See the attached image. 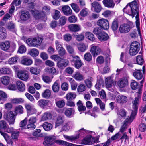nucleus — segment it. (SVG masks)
Here are the masks:
<instances>
[{
	"instance_id": "nucleus-25",
	"label": "nucleus",
	"mask_w": 146,
	"mask_h": 146,
	"mask_svg": "<svg viewBox=\"0 0 146 146\" xmlns=\"http://www.w3.org/2000/svg\"><path fill=\"white\" fill-rule=\"evenodd\" d=\"M30 15L29 12L27 11H21L20 18L21 20L25 21L30 17Z\"/></svg>"
},
{
	"instance_id": "nucleus-57",
	"label": "nucleus",
	"mask_w": 146,
	"mask_h": 146,
	"mask_svg": "<svg viewBox=\"0 0 146 146\" xmlns=\"http://www.w3.org/2000/svg\"><path fill=\"white\" fill-rule=\"evenodd\" d=\"M26 51V48L24 45H21L19 46L18 52L20 54L25 53Z\"/></svg>"
},
{
	"instance_id": "nucleus-31",
	"label": "nucleus",
	"mask_w": 146,
	"mask_h": 146,
	"mask_svg": "<svg viewBox=\"0 0 146 146\" xmlns=\"http://www.w3.org/2000/svg\"><path fill=\"white\" fill-rule=\"evenodd\" d=\"M52 116L50 112H45L42 115L41 120L42 121H44L48 119H50L52 118Z\"/></svg>"
},
{
	"instance_id": "nucleus-47",
	"label": "nucleus",
	"mask_w": 146,
	"mask_h": 146,
	"mask_svg": "<svg viewBox=\"0 0 146 146\" xmlns=\"http://www.w3.org/2000/svg\"><path fill=\"white\" fill-rule=\"evenodd\" d=\"M76 97L75 94L72 92L68 93L66 96V98L67 100H72L74 99Z\"/></svg>"
},
{
	"instance_id": "nucleus-40",
	"label": "nucleus",
	"mask_w": 146,
	"mask_h": 146,
	"mask_svg": "<svg viewBox=\"0 0 146 146\" xmlns=\"http://www.w3.org/2000/svg\"><path fill=\"white\" fill-rule=\"evenodd\" d=\"M60 88V84L57 81L55 82L52 86V90L55 93L58 92L59 91Z\"/></svg>"
},
{
	"instance_id": "nucleus-28",
	"label": "nucleus",
	"mask_w": 146,
	"mask_h": 146,
	"mask_svg": "<svg viewBox=\"0 0 146 146\" xmlns=\"http://www.w3.org/2000/svg\"><path fill=\"white\" fill-rule=\"evenodd\" d=\"M10 47V44L9 41H6L5 42H2L0 44V47L2 50L4 51L8 50Z\"/></svg>"
},
{
	"instance_id": "nucleus-32",
	"label": "nucleus",
	"mask_w": 146,
	"mask_h": 146,
	"mask_svg": "<svg viewBox=\"0 0 146 146\" xmlns=\"http://www.w3.org/2000/svg\"><path fill=\"white\" fill-rule=\"evenodd\" d=\"M119 23L118 20L117 19H115L112 23L111 25V28L112 31L115 32L116 31L118 28Z\"/></svg>"
},
{
	"instance_id": "nucleus-41",
	"label": "nucleus",
	"mask_w": 146,
	"mask_h": 146,
	"mask_svg": "<svg viewBox=\"0 0 146 146\" xmlns=\"http://www.w3.org/2000/svg\"><path fill=\"white\" fill-rule=\"evenodd\" d=\"M0 72L2 74H11V69L8 68H2L0 70Z\"/></svg>"
},
{
	"instance_id": "nucleus-10",
	"label": "nucleus",
	"mask_w": 146,
	"mask_h": 146,
	"mask_svg": "<svg viewBox=\"0 0 146 146\" xmlns=\"http://www.w3.org/2000/svg\"><path fill=\"white\" fill-rule=\"evenodd\" d=\"M98 25L104 30H107L108 29L109 27L108 21L106 19L102 18L98 20L97 22Z\"/></svg>"
},
{
	"instance_id": "nucleus-50",
	"label": "nucleus",
	"mask_w": 146,
	"mask_h": 146,
	"mask_svg": "<svg viewBox=\"0 0 146 146\" xmlns=\"http://www.w3.org/2000/svg\"><path fill=\"white\" fill-rule=\"evenodd\" d=\"M101 29L102 28L100 27H96L94 29L93 33L96 35L97 37L101 34L102 32H103L102 30Z\"/></svg>"
},
{
	"instance_id": "nucleus-48",
	"label": "nucleus",
	"mask_w": 146,
	"mask_h": 146,
	"mask_svg": "<svg viewBox=\"0 0 146 146\" xmlns=\"http://www.w3.org/2000/svg\"><path fill=\"white\" fill-rule=\"evenodd\" d=\"M86 37L90 40L94 41L95 40L94 35L91 32H87L86 33Z\"/></svg>"
},
{
	"instance_id": "nucleus-18",
	"label": "nucleus",
	"mask_w": 146,
	"mask_h": 146,
	"mask_svg": "<svg viewBox=\"0 0 146 146\" xmlns=\"http://www.w3.org/2000/svg\"><path fill=\"white\" fill-rule=\"evenodd\" d=\"M92 7V9L94 10V11L97 13L100 12L102 9L101 6L99 3L97 2L94 1L91 3Z\"/></svg>"
},
{
	"instance_id": "nucleus-19",
	"label": "nucleus",
	"mask_w": 146,
	"mask_h": 146,
	"mask_svg": "<svg viewBox=\"0 0 146 146\" xmlns=\"http://www.w3.org/2000/svg\"><path fill=\"white\" fill-rule=\"evenodd\" d=\"M127 97L123 95H118L117 97V102L122 105L125 103L127 101Z\"/></svg>"
},
{
	"instance_id": "nucleus-61",
	"label": "nucleus",
	"mask_w": 146,
	"mask_h": 146,
	"mask_svg": "<svg viewBox=\"0 0 146 146\" xmlns=\"http://www.w3.org/2000/svg\"><path fill=\"white\" fill-rule=\"evenodd\" d=\"M27 123V121L26 118L24 120L20 122L19 125L22 129H24L25 128V127H26Z\"/></svg>"
},
{
	"instance_id": "nucleus-64",
	"label": "nucleus",
	"mask_w": 146,
	"mask_h": 146,
	"mask_svg": "<svg viewBox=\"0 0 146 146\" xmlns=\"http://www.w3.org/2000/svg\"><path fill=\"white\" fill-rule=\"evenodd\" d=\"M139 130L141 132H144L146 131V125L144 123L140 124L139 127Z\"/></svg>"
},
{
	"instance_id": "nucleus-60",
	"label": "nucleus",
	"mask_w": 146,
	"mask_h": 146,
	"mask_svg": "<svg viewBox=\"0 0 146 146\" xmlns=\"http://www.w3.org/2000/svg\"><path fill=\"white\" fill-rule=\"evenodd\" d=\"M46 71L49 74H56V70L54 68H48Z\"/></svg>"
},
{
	"instance_id": "nucleus-7",
	"label": "nucleus",
	"mask_w": 146,
	"mask_h": 146,
	"mask_svg": "<svg viewBox=\"0 0 146 146\" xmlns=\"http://www.w3.org/2000/svg\"><path fill=\"white\" fill-rule=\"evenodd\" d=\"M15 112L14 111H8L4 115V117L9 122V124H13L15 119Z\"/></svg>"
},
{
	"instance_id": "nucleus-5",
	"label": "nucleus",
	"mask_w": 146,
	"mask_h": 146,
	"mask_svg": "<svg viewBox=\"0 0 146 146\" xmlns=\"http://www.w3.org/2000/svg\"><path fill=\"white\" fill-rule=\"evenodd\" d=\"M42 40V38L37 37L32 38H28L26 40V42L29 46L35 47L40 44Z\"/></svg>"
},
{
	"instance_id": "nucleus-14",
	"label": "nucleus",
	"mask_w": 146,
	"mask_h": 146,
	"mask_svg": "<svg viewBox=\"0 0 146 146\" xmlns=\"http://www.w3.org/2000/svg\"><path fill=\"white\" fill-rule=\"evenodd\" d=\"M118 86L120 88H123L126 87L128 84V81L127 78L126 77H123L118 82Z\"/></svg>"
},
{
	"instance_id": "nucleus-29",
	"label": "nucleus",
	"mask_w": 146,
	"mask_h": 146,
	"mask_svg": "<svg viewBox=\"0 0 146 146\" xmlns=\"http://www.w3.org/2000/svg\"><path fill=\"white\" fill-rule=\"evenodd\" d=\"M17 88L18 90L21 92L24 91L25 89V86L24 84L21 81L19 80L16 82Z\"/></svg>"
},
{
	"instance_id": "nucleus-9",
	"label": "nucleus",
	"mask_w": 146,
	"mask_h": 146,
	"mask_svg": "<svg viewBox=\"0 0 146 146\" xmlns=\"http://www.w3.org/2000/svg\"><path fill=\"white\" fill-rule=\"evenodd\" d=\"M140 99V96L139 95L138 97H135V99L132 102L133 104V109L131 113L136 115L138 110V106Z\"/></svg>"
},
{
	"instance_id": "nucleus-54",
	"label": "nucleus",
	"mask_w": 146,
	"mask_h": 146,
	"mask_svg": "<svg viewBox=\"0 0 146 146\" xmlns=\"http://www.w3.org/2000/svg\"><path fill=\"white\" fill-rule=\"evenodd\" d=\"M65 103L64 100H59L56 101V104L57 106L59 108H63L65 105Z\"/></svg>"
},
{
	"instance_id": "nucleus-15",
	"label": "nucleus",
	"mask_w": 146,
	"mask_h": 146,
	"mask_svg": "<svg viewBox=\"0 0 146 146\" xmlns=\"http://www.w3.org/2000/svg\"><path fill=\"white\" fill-rule=\"evenodd\" d=\"M33 14H34V17L36 19L44 20L45 18V14L43 12H39L38 11H32Z\"/></svg>"
},
{
	"instance_id": "nucleus-22",
	"label": "nucleus",
	"mask_w": 146,
	"mask_h": 146,
	"mask_svg": "<svg viewBox=\"0 0 146 146\" xmlns=\"http://www.w3.org/2000/svg\"><path fill=\"white\" fill-rule=\"evenodd\" d=\"M70 30L72 32H76L81 30L80 25L76 24H71L68 26Z\"/></svg>"
},
{
	"instance_id": "nucleus-44",
	"label": "nucleus",
	"mask_w": 146,
	"mask_h": 146,
	"mask_svg": "<svg viewBox=\"0 0 146 146\" xmlns=\"http://www.w3.org/2000/svg\"><path fill=\"white\" fill-rule=\"evenodd\" d=\"M73 36L74 37H75L76 40L78 41H82L84 39V36L82 34L78 35L76 33L73 34Z\"/></svg>"
},
{
	"instance_id": "nucleus-3",
	"label": "nucleus",
	"mask_w": 146,
	"mask_h": 146,
	"mask_svg": "<svg viewBox=\"0 0 146 146\" xmlns=\"http://www.w3.org/2000/svg\"><path fill=\"white\" fill-rule=\"evenodd\" d=\"M133 26L132 22L128 21L120 25L119 30L121 33L125 34L129 32Z\"/></svg>"
},
{
	"instance_id": "nucleus-36",
	"label": "nucleus",
	"mask_w": 146,
	"mask_h": 146,
	"mask_svg": "<svg viewBox=\"0 0 146 146\" xmlns=\"http://www.w3.org/2000/svg\"><path fill=\"white\" fill-rule=\"evenodd\" d=\"M105 83L106 87L107 88H110L112 86L113 82L111 78L108 77L106 78Z\"/></svg>"
},
{
	"instance_id": "nucleus-2",
	"label": "nucleus",
	"mask_w": 146,
	"mask_h": 146,
	"mask_svg": "<svg viewBox=\"0 0 146 146\" xmlns=\"http://www.w3.org/2000/svg\"><path fill=\"white\" fill-rule=\"evenodd\" d=\"M56 137L54 135L47 136L44 138L43 144L45 146L52 145L54 143L64 146H70L72 143L62 140H56Z\"/></svg>"
},
{
	"instance_id": "nucleus-21",
	"label": "nucleus",
	"mask_w": 146,
	"mask_h": 146,
	"mask_svg": "<svg viewBox=\"0 0 146 146\" xmlns=\"http://www.w3.org/2000/svg\"><path fill=\"white\" fill-rule=\"evenodd\" d=\"M141 72V69L138 70L135 69V71L133 73V75L137 79L141 80L143 77V75Z\"/></svg>"
},
{
	"instance_id": "nucleus-45",
	"label": "nucleus",
	"mask_w": 146,
	"mask_h": 146,
	"mask_svg": "<svg viewBox=\"0 0 146 146\" xmlns=\"http://www.w3.org/2000/svg\"><path fill=\"white\" fill-rule=\"evenodd\" d=\"M29 71L32 74L36 75L39 74L40 72L39 69L35 67L31 68L30 69Z\"/></svg>"
},
{
	"instance_id": "nucleus-37",
	"label": "nucleus",
	"mask_w": 146,
	"mask_h": 146,
	"mask_svg": "<svg viewBox=\"0 0 146 146\" xmlns=\"http://www.w3.org/2000/svg\"><path fill=\"white\" fill-rule=\"evenodd\" d=\"M42 126L44 129L47 131L50 130L52 128V125L51 124L47 122H45Z\"/></svg>"
},
{
	"instance_id": "nucleus-27",
	"label": "nucleus",
	"mask_w": 146,
	"mask_h": 146,
	"mask_svg": "<svg viewBox=\"0 0 146 146\" xmlns=\"http://www.w3.org/2000/svg\"><path fill=\"white\" fill-rule=\"evenodd\" d=\"M136 115L131 114L130 117H127L126 119L124 121L123 123V125L127 127L128 123L132 122L134 119H135Z\"/></svg>"
},
{
	"instance_id": "nucleus-20",
	"label": "nucleus",
	"mask_w": 146,
	"mask_h": 146,
	"mask_svg": "<svg viewBox=\"0 0 146 146\" xmlns=\"http://www.w3.org/2000/svg\"><path fill=\"white\" fill-rule=\"evenodd\" d=\"M62 11L64 14L66 16H69L72 14L71 9L68 5H65L63 6L62 8Z\"/></svg>"
},
{
	"instance_id": "nucleus-17",
	"label": "nucleus",
	"mask_w": 146,
	"mask_h": 146,
	"mask_svg": "<svg viewBox=\"0 0 146 146\" xmlns=\"http://www.w3.org/2000/svg\"><path fill=\"white\" fill-rule=\"evenodd\" d=\"M102 3L105 7L110 8H113L115 4L113 0H103Z\"/></svg>"
},
{
	"instance_id": "nucleus-55",
	"label": "nucleus",
	"mask_w": 146,
	"mask_h": 146,
	"mask_svg": "<svg viewBox=\"0 0 146 146\" xmlns=\"http://www.w3.org/2000/svg\"><path fill=\"white\" fill-rule=\"evenodd\" d=\"M19 59V58L17 57H12L8 60V62L9 64H13L17 62V60Z\"/></svg>"
},
{
	"instance_id": "nucleus-6",
	"label": "nucleus",
	"mask_w": 146,
	"mask_h": 146,
	"mask_svg": "<svg viewBox=\"0 0 146 146\" xmlns=\"http://www.w3.org/2000/svg\"><path fill=\"white\" fill-rule=\"evenodd\" d=\"M71 62L73 64L76 68L79 69L83 65L80 58L78 56H74L72 57Z\"/></svg>"
},
{
	"instance_id": "nucleus-11",
	"label": "nucleus",
	"mask_w": 146,
	"mask_h": 146,
	"mask_svg": "<svg viewBox=\"0 0 146 146\" xmlns=\"http://www.w3.org/2000/svg\"><path fill=\"white\" fill-rule=\"evenodd\" d=\"M37 104L42 109H44L47 107H51L52 106L51 102L50 100L44 99L40 100Z\"/></svg>"
},
{
	"instance_id": "nucleus-33",
	"label": "nucleus",
	"mask_w": 146,
	"mask_h": 146,
	"mask_svg": "<svg viewBox=\"0 0 146 146\" xmlns=\"http://www.w3.org/2000/svg\"><path fill=\"white\" fill-rule=\"evenodd\" d=\"M78 106V109L80 112H84L86 109V107L84 106H83L82 101L79 100L76 104Z\"/></svg>"
},
{
	"instance_id": "nucleus-59",
	"label": "nucleus",
	"mask_w": 146,
	"mask_h": 146,
	"mask_svg": "<svg viewBox=\"0 0 146 146\" xmlns=\"http://www.w3.org/2000/svg\"><path fill=\"white\" fill-rule=\"evenodd\" d=\"M84 59L87 61H90L92 59V57L89 52L86 53L84 56Z\"/></svg>"
},
{
	"instance_id": "nucleus-49",
	"label": "nucleus",
	"mask_w": 146,
	"mask_h": 146,
	"mask_svg": "<svg viewBox=\"0 0 146 146\" xmlns=\"http://www.w3.org/2000/svg\"><path fill=\"white\" fill-rule=\"evenodd\" d=\"M23 108L21 105H19L17 106L15 108V114L16 115L18 113L20 114H22L23 113Z\"/></svg>"
},
{
	"instance_id": "nucleus-24",
	"label": "nucleus",
	"mask_w": 146,
	"mask_h": 146,
	"mask_svg": "<svg viewBox=\"0 0 146 146\" xmlns=\"http://www.w3.org/2000/svg\"><path fill=\"white\" fill-rule=\"evenodd\" d=\"M100 41H104L107 40L109 38L108 34L105 32L103 31L97 37Z\"/></svg>"
},
{
	"instance_id": "nucleus-23",
	"label": "nucleus",
	"mask_w": 146,
	"mask_h": 146,
	"mask_svg": "<svg viewBox=\"0 0 146 146\" xmlns=\"http://www.w3.org/2000/svg\"><path fill=\"white\" fill-rule=\"evenodd\" d=\"M22 59L21 63L23 65L29 66L31 64L33 63L32 60L28 56H23Z\"/></svg>"
},
{
	"instance_id": "nucleus-8",
	"label": "nucleus",
	"mask_w": 146,
	"mask_h": 146,
	"mask_svg": "<svg viewBox=\"0 0 146 146\" xmlns=\"http://www.w3.org/2000/svg\"><path fill=\"white\" fill-rule=\"evenodd\" d=\"M17 75L19 79L24 81H27L29 78V73L26 70L18 71L17 73Z\"/></svg>"
},
{
	"instance_id": "nucleus-13",
	"label": "nucleus",
	"mask_w": 146,
	"mask_h": 146,
	"mask_svg": "<svg viewBox=\"0 0 146 146\" xmlns=\"http://www.w3.org/2000/svg\"><path fill=\"white\" fill-rule=\"evenodd\" d=\"M68 61L66 59L61 58L60 59L57 63V66L61 69H64L69 64Z\"/></svg>"
},
{
	"instance_id": "nucleus-51",
	"label": "nucleus",
	"mask_w": 146,
	"mask_h": 146,
	"mask_svg": "<svg viewBox=\"0 0 146 146\" xmlns=\"http://www.w3.org/2000/svg\"><path fill=\"white\" fill-rule=\"evenodd\" d=\"M64 121L62 117L60 116L57 117V119L55 123V127H57L62 125Z\"/></svg>"
},
{
	"instance_id": "nucleus-63",
	"label": "nucleus",
	"mask_w": 146,
	"mask_h": 146,
	"mask_svg": "<svg viewBox=\"0 0 146 146\" xmlns=\"http://www.w3.org/2000/svg\"><path fill=\"white\" fill-rule=\"evenodd\" d=\"M67 20L66 17L65 16L61 17L59 20V23L61 26L64 25L66 23Z\"/></svg>"
},
{
	"instance_id": "nucleus-58",
	"label": "nucleus",
	"mask_w": 146,
	"mask_h": 146,
	"mask_svg": "<svg viewBox=\"0 0 146 146\" xmlns=\"http://www.w3.org/2000/svg\"><path fill=\"white\" fill-rule=\"evenodd\" d=\"M86 87L84 84H81L79 85L77 88V91L79 92H82L86 90Z\"/></svg>"
},
{
	"instance_id": "nucleus-34",
	"label": "nucleus",
	"mask_w": 146,
	"mask_h": 146,
	"mask_svg": "<svg viewBox=\"0 0 146 146\" xmlns=\"http://www.w3.org/2000/svg\"><path fill=\"white\" fill-rule=\"evenodd\" d=\"M117 114L119 117L125 118L126 116L127 112L124 109L122 108L117 111Z\"/></svg>"
},
{
	"instance_id": "nucleus-30",
	"label": "nucleus",
	"mask_w": 146,
	"mask_h": 146,
	"mask_svg": "<svg viewBox=\"0 0 146 146\" xmlns=\"http://www.w3.org/2000/svg\"><path fill=\"white\" fill-rule=\"evenodd\" d=\"M92 136L86 137L82 141V144L86 145H90L93 144V142L91 141Z\"/></svg>"
},
{
	"instance_id": "nucleus-12",
	"label": "nucleus",
	"mask_w": 146,
	"mask_h": 146,
	"mask_svg": "<svg viewBox=\"0 0 146 146\" xmlns=\"http://www.w3.org/2000/svg\"><path fill=\"white\" fill-rule=\"evenodd\" d=\"M131 87L133 90H135L138 89V91L137 92L139 94L141 92L142 88L143 85H140L135 80H131L130 84Z\"/></svg>"
},
{
	"instance_id": "nucleus-42",
	"label": "nucleus",
	"mask_w": 146,
	"mask_h": 146,
	"mask_svg": "<svg viewBox=\"0 0 146 146\" xmlns=\"http://www.w3.org/2000/svg\"><path fill=\"white\" fill-rule=\"evenodd\" d=\"M144 60L142 55H138L136 57V62L137 64L142 65L143 64Z\"/></svg>"
},
{
	"instance_id": "nucleus-26",
	"label": "nucleus",
	"mask_w": 146,
	"mask_h": 146,
	"mask_svg": "<svg viewBox=\"0 0 146 146\" xmlns=\"http://www.w3.org/2000/svg\"><path fill=\"white\" fill-rule=\"evenodd\" d=\"M7 28L10 31L16 33L17 30L15 24L12 21H10L7 23Z\"/></svg>"
},
{
	"instance_id": "nucleus-46",
	"label": "nucleus",
	"mask_w": 146,
	"mask_h": 146,
	"mask_svg": "<svg viewBox=\"0 0 146 146\" xmlns=\"http://www.w3.org/2000/svg\"><path fill=\"white\" fill-rule=\"evenodd\" d=\"M10 78L9 77L6 76H3L1 79L2 83L4 85H8L9 82Z\"/></svg>"
},
{
	"instance_id": "nucleus-35",
	"label": "nucleus",
	"mask_w": 146,
	"mask_h": 146,
	"mask_svg": "<svg viewBox=\"0 0 146 146\" xmlns=\"http://www.w3.org/2000/svg\"><path fill=\"white\" fill-rule=\"evenodd\" d=\"M73 77L76 80L78 81H81L84 79L83 75L79 72H76L74 75Z\"/></svg>"
},
{
	"instance_id": "nucleus-53",
	"label": "nucleus",
	"mask_w": 146,
	"mask_h": 146,
	"mask_svg": "<svg viewBox=\"0 0 146 146\" xmlns=\"http://www.w3.org/2000/svg\"><path fill=\"white\" fill-rule=\"evenodd\" d=\"M78 47L79 50L82 52H84L87 48V47L86 46L85 44L83 43L80 44L78 45Z\"/></svg>"
},
{
	"instance_id": "nucleus-52",
	"label": "nucleus",
	"mask_w": 146,
	"mask_h": 146,
	"mask_svg": "<svg viewBox=\"0 0 146 146\" xmlns=\"http://www.w3.org/2000/svg\"><path fill=\"white\" fill-rule=\"evenodd\" d=\"M8 127V125L7 123L4 120H1L0 121V130L1 129L4 130L7 128V127Z\"/></svg>"
},
{
	"instance_id": "nucleus-43",
	"label": "nucleus",
	"mask_w": 146,
	"mask_h": 146,
	"mask_svg": "<svg viewBox=\"0 0 146 146\" xmlns=\"http://www.w3.org/2000/svg\"><path fill=\"white\" fill-rule=\"evenodd\" d=\"M29 53L32 56L35 57L38 55L39 52L37 49L34 48L31 50Z\"/></svg>"
},
{
	"instance_id": "nucleus-16",
	"label": "nucleus",
	"mask_w": 146,
	"mask_h": 146,
	"mask_svg": "<svg viewBox=\"0 0 146 146\" xmlns=\"http://www.w3.org/2000/svg\"><path fill=\"white\" fill-rule=\"evenodd\" d=\"M90 51L93 56L95 57L100 54L101 50L98 46H94L91 47Z\"/></svg>"
},
{
	"instance_id": "nucleus-62",
	"label": "nucleus",
	"mask_w": 146,
	"mask_h": 146,
	"mask_svg": "<svg viewBox=\"0 0 146 146\" xmlns=\"http://www.w3.org/2000/svg\"><path fill=\"white\" fill-rule=\"evenodd\" d=\"M89 11L86 8L82 9L80 12V15L83 17L86 16L88 13Z\"/></svg>"
},
{
	"instance_id": "nucleus-38",
	"label": "nucleus",
	"mask_w": 146,
	"mask_h": 146,
	"mask_svg": "<svg viewBox=\"0 0 146 146\" xmlns=\"http://www.w3.org/2000/svg\"><path fill=\"white\" fill-rule=\"evenodd\" d=\"M74 109L72 108L66 109L64 112L65 115L67 117H70L71 116L74 114Z\"/></svg>"
},
{
	"instance_id": "nucleus-4",
	"label": "nucleus",
	"mask_w": 146,
	"mask_h": 146,
	"mask_svg": "<svg viewBox=\"0 0 146 146\" xmlns=\"http://www.w3.org/2000/svg\"><path fill=\"white\" fill-rule=\"evenodd\" d=\"M130 47L129 54L131 55L134 56L138 52L140 48V45L138 42L134 41L131 43Z\"/></svg>"
},
{
	"instance_id": "nucleus-56",
	"label": "nucleus",
	"mask_w": 146,
	"mask_h": 146,
	"mask_svg": "<svg viewBox=\"0 0 146 146\" xmlns=\"http://www.w3.org/2000/svg\"><path fill=\"white\" fill-rule=\"evenodd\" d=\"M12 102L15 104H21L24 102V100L22 98H15L12 100Z\"/></svg>"
},
{
	"instance_id": "nucleus-1",
	"label": "nucleus",
	"mask_w": 146,
	"mask_h": 146,
	"mask_svg": "<svg viewBox=\"0 0 146 146\" xmlns=\"http://www.w3.org/2000/svg\"><path fill=\"white\" fill-rule=\"evenodd\" d=\"M124 12L133 18L135 16L136 25H140L138 6L137 0L129 3L123 9Z\"/></svg>"
},
{
	"instance_id": "nucleus-39",
	"label": "nucleus",
	"mask_w": 146,
	"mask_h": 146,
	"mask_svg": "<svg viewBox=\"0 0 146 146\" xmlns=\"http://www.w3.org/2000/svg\"><path fill=\"white\" fill-rule=\"evenodd\" d=\"M51 92L48 89H46L42 94V96L43 98L46 99L49 98Z\"/></svg>"
}]
</instances>
